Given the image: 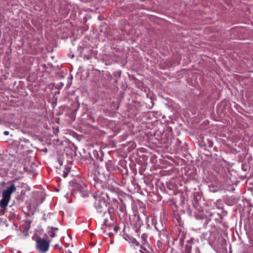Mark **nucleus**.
<instances>
[{
	"instance_id": "obj_1",
	"label": "nucleus",
	"mask_w": 253,
	"mask_h": 253,
	"mask_svg": "<svg viewBox=\"0 0 253 253\" xmlns=\"http://www.w3.org/2000/svg\"><path fill=\"white\" fill-rule=\"evenodd\" d=\"M95 201L94 203V207L97 211L100 213H106L108 210L107 203L109 204L110 203L115 204L117 202L116 199H111L110 197L106 193H99V192H96L93 196Z\"/></svg>"
},
{
	"instance_id": "obj_2",
	"label": "nucleus",
	"mask_w": 253,
	"mask_h": 253,
	"mask_svg": "<svg viewBox=\"0 0 253 253\" xmlns=\"http://www.w3.org/2000/svg\"><path fill=\"white\" fill-rule=\"evenodd\" d=\"M16 190V187L15 184H12L2 192V199L0 201V206L1 208L4 209L7 206L11 194Z\"/></svg>"
},
{
	"instance_id": "obj_3",
	"label": "nucleus",
	"mask_w": 253,
	"mask_h": 253,
	"mask_svg": "<svg viewBox=\"0 0 253 253\" xmlns=\"http://www.w3.org/2000/svg\"><path fill=\"white\" fill-rule=\"evenodd\" d=\"M49 241H47L43 238H39L36 242L37 249L41 253L46 252L49 247Z\"/></svg>"
},
{
	"instance_id": "obj_4",
	"label": "nucleus",
	"mask_w": 253,
	"mask_h": 253,
	"mask_svg": "<svg viewBox=\"0 0 253 253\" xmlns=\"http://www.w3.org/2000/svg\"><path fill=\"white\" fill-rule=\"evenodd\" d=\"M140 252L142 253H151L153 249L149 244L140 245Z\"/></svg>"
},
{
	"instance_id": "obj_5",
	"label": "nucleus",
	"mask_w": 253,
	"mask_h": 253,
	"mask_svg": "<svg viewBox=\"0 0 253 253\" xmlns=\"http://www.w3.org/2000/svg\"><path fill=\"white\" fill-rule=\"evenodd\" d=\"M106 167L107 170L109 172H112L115 170V165L111 161H108L106 163Z\"/></svg>"
},
{
	"instance_id": "obj_6",
	"label": "nucleus",
	"mask_w": 253,
	"mask_h": 253,
	"mask_svg": "<svg viewBox=\"0 0 253 253\" xmlns=\"http://www.w3.org/2000/svg\"><path fill=\"white\" fill-rule=\"evenodd\" d=\"M185 236V233L183 231L180 232L179 235L180 245L183 246L184 245Z\"/></svg>"
},
{
	"instance_id": "obj_7",
	"label": "nucleus",
	"mask_w": 253,
	"mask_h": 253,
	"mask_svg": "<svg viewBox=\"0 0 253 253\" xmlns=\"http://www.w3.org/2000/svg\"><path fill=\"white\" fill-rule=\"evenodd\" d=\"M141 240H142V241H141V245H143V244H149L147 241V235L145 233H143L141 235Z\"/></svg>"
},
{
	"instance_id": "obj_8",
	"label": "nucleus",
	"mask_w": 253,
	"mask_h": 253,
	"mask_svg": "<svg viewBox=\"0 0 253 253\" xmlns=\"http://www.w3.org/2000/svg\"><path fill=\"white\" fill-rule=\"evenodd\" d=\"M129 242L132 243L133 245H135V246H136L137 247H139L140 246V243L138 242H137L133 238H130Z\"/></svg>"
},
{
	"instance_id": "obj_9",
	"label": "nucleus",
	"mask_w": 253,
	"mask_h": 253,
	"mask_svg": "<svg viewBox=\"0 0 253 253\" xmlns=\"http://www.w3.org/2000/svg\"><path fill=\"white\" fill-rule=\"evenodd\" d=\"M192 248V245H191V244L190 245V244H186L185 249L186 253H191V251Z\"/></svg>"
},
{
	"instance_id": "obj_10",
	"label": "nucleus",
	"mask_w": 253,
	"mask_h": 253,
	"mask_svg": "<svg viewBox=\"0 0 253 253\" xmlns=\"http://www.w3.org/2000/svg\"><path fill=\"white\" fill-rule=\"evenodd\" d=\"M48 234L49 236L51 238H53V237H55V231H54V230L53 228H52L51 229V230L48 232Z\"/></svg>"
},
{
	"instance_id": "obj_11",
	"label": "nucleus",
	"mask_w": 253,
	"mask_h": 253,
	"mask_svg": "<svg viewBox=\"0 0 253 253\" xmlns=\"http://www.w3.org/2000/svg\"><path fill=\"white\" fill-rule=\"evenodd\" d=\"M194 238L193 237H191L189 240H188L187 242H186V244H191L193 245V242H194Z\"/></svg>"
},
{
	"instance_id": "obj_12",
	"label": "nucleus",
	"mask_w": 253,
	"mask_h": 253,
	"mask_svg": "<svg viewBox=\"0 0 253 253\" xmlns=\"http://www.w3.org/2000/svg\"><path fill=\"white\" fill-rule=\"evenodd\" d=\"M119 229H120V227H118V226H115L114 228V230L116 232H117Z\"/></svg>"
},
{
	"instance_id": "obj_13",
	"label": "nucleus",
	"mask_w": 253,
	"mask_h": 253,
	"mask_svg": "<svg viewBox=\"0 0 253 253\" xmlns=\"http://www.w3.org/2000/svg\"><path fill=\"white\" fill-rule=\"evenodd\" d=\"M107 219H104V221L103 222V225H107Z\"/></svg>"
},
{
	"instance_id": "obj_14",
	"label": "nucleus",
	"mask_w": 253,
	"mask_h": 253,
	"mask_svg": "<svg viewBox=\"0 0 253 253\" xmlns=\"http://www.w3.org/2000/svg\"><path fill=\"white\" fill-rule=\"evenodd\" d=\"M3 134L5 135H8L9 134V132L8 131H4L3 132Z\"/></svg>"
},
{
	"instance_id": "obj_15",
	"label": "nucleus",
	"mask_w": 253,
	"mask_h": 253,
	"mask_svg": "<svg viewBox=\"0 0 253 253\" xmlns=\"http://www.w3.org/2000/svg\"><path fill=\"white\" fill-rule=\"evenodd\" d=\"M67 175H68V172H64L63 176L64 177H66L67 176Z\"/></svg>"
},
{
	"instance_id": "obj_16",
	"label": "nucleus",
	"mask_w": 253,
	"mask_h": 253,
	"mask_svg": "<svg viewBox=\"0 0 253 253\" xmlns=\"http://www.w3.org/2000/svg\"><path fill=\"white\" fill-rule=\"evenodd\" d=\"M157 244H158V245L159 247H160V246L162 245V243L159 241H158Z\"/></svg>"
},
{
	"instance_id": "obj_17",
	"label": "nucleus",
	"mask_w": 253,
	"mask_h": 253,
	"mask_svg": "<svg viewBox=\"0 0 253 253\" xmlns=\"http://www.w3.org/2000/svg\"><path fill=\"white\" fill-rule=\"evenodd\" d=\"M62 253H72L71 252L69 251H65V252H63Z\"/></svg>"
}]
</instances>
